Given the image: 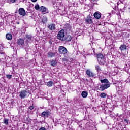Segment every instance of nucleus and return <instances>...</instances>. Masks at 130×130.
Returning <instances> with one entry per match:
<instances>
[{"label":"nucleus","instance_id":"1","mask_svg":"<svg viewBox=\"0 0 130 130\" xmlns=\"http://www.w3.org/2000/svg\"><path fill=\"white\" fill-rule=\"evenodd\" d=\"M94 55L98 59V61L100 66H104V64L106 63V59L104 57V55L102 53H95Z\"/></svg>","mask_w":130,"mask_h":130},{"label":"nucleus","instance_id":"2","mask_svg":"<svg viewBox=\"0 0 130 130\" xmlns=\"http://www.w3.org/2000/svg\"><path fill=\"white\" fill-rule=\"evenodd\" d=\"M64 36H66V35H64V29H61L58 32L56 37L59 40H61V41H63V40H64Z\"/></svg>","mask_w":130,"mask_h":130},{"label":"nucleus","instance_id":"3","mask_svg":"<svg viewBox=\"0 0 130 130\" xmlns=\"http://www.w3.org/2000/svg\"><path fill=\"white\" fill-rule=\"evenodd\" d=\"M58 51L60 54H66L68 53V50L67 48L63 46H59L58 48Z\"/></svg>","mask_w":130,"mask_h":130},{"label":"nucleus","instance_id":"4","mask_svg":"<svg viewBox=\"0 0 130 130\" xmlns=\"http://www.w3.org/2000/svg\"><path fill=\"white\" fill-rule=\"evenodd\" d=\"M85 23L87 25H91V24H93V17L90 15H87V17L85 19Z\"/></svg>","mask_w":130,"mask_h":130},{"label":"nucleus","instance_id":"5","mask_svg":"<svg viewBox=\"0 0 130 130\" xmlns=\"http://www.w3.org/2000/svg\"><path fill=\"white\" fill-rule=\"evenodd\" d=\"M110 87V84H101L99 87V91H103L104 90H106V89H108Z\"/></svg>","mask_w":130,"mask_h":130},{"label":"nucleus","instance_id":"6","mask_svg":"<svg viewBox=\"0 0 130 130\" xmlns=\"http://www.w3.org/2000/svg\"><path fill=\"white\" fill-rule=\"evenodd\" d=\"M25 39H27V40L26 41V42L27 43L26 45H27V46H28V44H29V43H28V41H32V40H33V39H34V37H33V36H32L31 35L25 34Z\"/></svg>","mask_w":130,"mask_h":130},{"label":"nucleus","instance_id":"7","mask_svg":"<svg viewBox=\"0 0 130 130\" xmlns=\"http://www.w3.org/2000/svg\"><path fill=\"white\" fill-rule=\"evenodd\" d=\"M27 90H21L19 92V97L21 99H24V98H26L27 97Z\"/></svg>","mask_w":130,"mask_h":130},{"label":"nucleus","instance_id":"8","mask_svg":"<svg viewBox=\"0 0 130 130\" xmlns=\"http://www.w3.org/2000/svg\"><path fill=\"white\" fill-rule=\"evenodd\" d=\"M50 115V112L47 111H43L41 114V117L44 118H48V117Z\"/></svg>","mask_w":130,"mask_h":130},{"label":"nucleus","instance_id":"9","mask_svg":"<svg viewBox=\"0 0 130 130\" xmlns=\"http://www.w3.org/2000/svg\"><path fill=\"white\" fill-rule=\"evenodd\" d=\"M17 44L19 46H25V41L22 38L17 40Z\"/></svg>","mask_w":130,"mask_h":130},{"label":"nucleus","instance_id":"10","mask_svg":"<svg viewBox=\"0 0 130 130\" xmlns=\"http://www.w3.org/2000/svg\"><path fill=\"white\" fill-rule=\"evenodd\" d=\"M86 74L87 77H89L90 78H95V74L92 72V71H90V70L88 69L86 72Z\"/></svg>","mask_w":130,"mask_h":130},{"label":"nucleus","instance_id":"11","mask_svg":"<svg viewBox=\"0 0 130 130\" xmlns=\"http://www.w3.org/2000/svg\"><path fill=\"white\" fill-rule=\"evenodd\" d=\"M40 11L42 12V14H47L49 12L48 11V9L46 8V7L44 6H41L40 7Z\"/></svg>","mask_w":130,"mask_h":130},{"label":"nucleus","instance_id":"12","mask_svg":"<svg viewBox=\"0 0 130 130\" xmlns=\"http://www.w3.org/2000/svg\"><path fill=\"white\" fill-rule=\"evenodd\" d=\"M18 13L19 15L23 17H25V16H26V11L24 8H19L18 10Z\"/></svg>","mask_w":130,"mask_h":130},{"label":"nucleus","instance_id":"13","mask_svg":"<svg viewBox=\"0 0 130 130\" xmlns=\"http://www.w3.org/2000/svg\"><path fill=\"white\" fill-rule=\"evenodd\" d=\"M93 16L97 20H99L101 18V13L97 12L94 13Z\"/></svg>","mask_w":130,"mask_h":130},{"label":"nucleus","instance_id":"14","mask_svg":"<svg viewBox=\"0 0 130 130\" xmlns=\"http://www.w3.org/2000/svg\"><path fill=\"white\" fill-rule=\"evenodd\" d=\"M55 52H49L47 53V57L49 58H52V57H54L55 56Z\"/></svg>","mask_w":130,"mask_h":130},{"label":"nucleus","instance_id":"15","mask_svg":"<svg viewBox=\"0 0 130 130\" xmlns=\"http://www.w3.org/2000/svg\"><path fill=\"white\" fill-rule=\"evenodd\" d=\"M63 39V41H67V42H70V41H72V39H73V38H72V36H71L70 35H68L64 37Z\"/></svg>","mask_w":130,"mask_h":130},{"label":"nucleus","instance_id":"16","mask_svg":"<svg viewBox=\"0 0 130 130\" xmlns=\"http://www.w3.org/2000/svg\"><path fill=\"white\" fill-rule=\"evenodd\" d=\"M48 29H49V30H50V31H54V30H55V29H56L55 28V24H50L48 26Z\"/></svg>","mask_w":130,"mask_h":130},{"label":"nucleus","instance_id":"17","mask_svg":"<svg viewBox=\"0 0 130 130\" xmlns=\"http://www.w3.org/2000/svg\"><path fill=\"white\" fill-rule=\"evenodd\" d=\"M46 23H47V17L44 16L41 19V23L43 24V25H45Z\"/></svg>","mask_w":130,"mask_h":130},{"label":"nucleus","instance_id":"18","mask_svg":"<svg viewBox=\"0 0 130 130\" xmlns=\"http://www.w3.org/2000/svg\"><path fill=\"white\" fill-rule=\"evenodd\" d=\"M100 82L101 84H109V81H108V79L105 78L104 79H101Z\"/></svg>","mask_w":130,"mask_h":130},{"label":"nucleus","instance_id":"19","mask_svg":"<svg viewBox=\"0 0 130 130\" xmlns=\"http://www.w3.org/2000/svg\"><path fill=\"white\" fill-rule=\"evenodd\" d=\"M6 37L7 40H11L13 39V35L10 33L6 34Z\"/></svg>","mask_w":130,"mask_h":130},{"label":"nucleus","instance_id":"20","mask_svg":"<svg viewBox=\"0 0 130 130\" xmlns=\"http://www.w3.org/2000/svg\"><path fill=\"white\" fill-rule=\"evenodd\" d=\"M127 47H126V45L123 44L121 45L120 47H119V49H120L121 51H122L123 50H126Z\"/></svg>","mask_w":130,"mask_h":130},{"label":"nucleus","instance_id":"21","mask_svg":"<svg viewBox=\"0 0 130 130\" xmlns=\"http://www.w3.org/2000/svg\"><path fill=\"white\" fill-rule=\"evenodd\" d=\"M56 64H57V62H56V60H52L51 61V67H55Z\"/></svg>","mask_w":130,"mask_h":130},{"label":"nucleus","instance_id":"22","mask_svg":"<svg viewBox=\"0 0 130 130\" xmlns=\"http://www.w3.org/2000/svg\"><path fill=\"white\" fill-rule=\"evenodd\" d=\"M81 96L83 98H86V97H87L88 96V93L86 91H82V92L81 93Z\"/></svg>","mask_w":130,"mask_h":130},{"label":"nucleus","instance_id":"23","mask_svg":"<svg viewBox=\"0 0 130 130\" xmlns=\"http://www.w3.org/2000/svg\"><path fill=\"white\" fill-rule=\"evenodd\" d=\"M95 70H96V71L98 72V73H99V72L101 71V67L99 65H95Z\"/></svg>","mask_w":130,"mask_h":130},{"label":"nucleus","instance_id":"24","mask_svg":"<svg viewBox=\"0 0 130 130\" xmlns=\"http://www.w3.org/2000/svg\"><path fill=\"white\" fill-rule=\"evenodd\" d=\"M53 85H54V84L51 81H48L47 84V86H48V87H52V86H53Z\"/></svg>","mask_w":130,"mask_h":130},{"label":"nucleus","instance_id":"25","mask_svg":"<svg viewBox=\"0 0 130 130\" xmlns=\"http://www.w3.org/2000/svg\"><path fill=\"white\" fill-rule=\"evenodd\" d=\"M100 97L101 98H106V96H107V94L104 92H102L100 95Z\"/></svg>","mask_w":130,"mask_h":130},{"label":"nucleus","instance_id":"26","mask_svg":"<svg viewBox=\"0 0 130 130\" xmlns=\"http://www.w3.org/2000/svg\"><path fill=\"white\" fill-rule=\"evenodd\" d=\"M4 124H6V125H8V124H9V119H5L4 120Z\"/></svg>","mask_w":130,"mask_h":130},{"label":"nucleus","instance_id":"27","mask_svg":"<svg viewBox=\"0 0 130 130\" xmlns=\"http://www.w3.org/2000/svg\"><path fill=\"white\" fill-rule=\"evenodd\" d=\"M35 10H39L40 9V6H39V5L38 4H37L35 6Z\"/></svg>","mask_w":130,"mask_h":130},{"label":"nucleus","instance_id":"28","mask_svg":"<svg viewBox=\"0 0 130 130\" xmlns=\"http://www.w3.org/2000/svg\"><path fill=\"white\" fill-rule=\"evenodd\" d=\"M66 30L67 31H71L72 30V27H71V25H69L67 27H66Z\"/></svg>","mask_w":130,"mask_h":130},{"label":"nucleus","instance_id":"29","mask_svg":"<svg viewBox=\"0 0 130 130\" xmlns=\"http://www.w3.org/2000/svg\"><path fill=\"white\" fill-rule=\"evenodd\" d=\"M62 62L66 63L68 61V59L67 58H62Z\"/></svg>","mask_w":130,"mask_h":130},{"label":"nucleus","instance_id":"30","mask_svg":"<svg viewBox=\"0 0 130 130\" xmlns=\"http://www.w3.org/2000/svg\"><path fill=\"white\" fill-rule=\"evenodd\" d=\"M6 78L7 79H12V75H9V74H7L6 75Z\"/></svg>","mask_w":130,"mask_h":130},{"label":"nucleus","instance_id":"31","mask_svg":"<svg viewBox=\"0 0 130 130\" xmlns=\"http://www.w3.org/2000/svg\"><path fill=\"white\" fill-rule=\"evenodd\" d=\"M124 122L126 124V125H127V124H128V120H127V119H124Z\"/></svg>","mask_w":130,"mask_h":130},{"label":"nucleus","instance_id":"32","mask_svg":"<svg viewBox=\"0 0 130 130\" xmlns=\"http://www.w3.org/2000/svg\"><path fill=\"white\" fill-rule=\"evenodd\" d=\"M28 109H30V110H33V109H34V106H33V104L31 106L29 107Z\"/></svg>","mask_w":130,"mask_h":130},{"label":"nucleus","instance_id":"33","mask_svg":"<svg viewBox=\"0 0 130 130\" xmlns=\"http://www.w3.org/2000/svg\"><path fill=\"white\" fill-rule=\"evenodd\" d=\"M125 35L126 36L125 37V38H128V37H129V34H128L127 32H125Z\"/></svg>","mask_w":130,"mask_h":130},{"label":"nucleus","instance_id":"34","mask_svg":"<svg viewBox=\"0 0 130 130\" xmlns=\"http://www.w3.org/2000/svg\"><path fill=\"white\" fill-rule=\"evenodd\" d=\"M10 1L11 3H12V4H14V3H16V2H17V0H10Z\"/></svg>","mask_w":130,"mask_h":130},{"label":"nucleus","instance_id":"35","mask_svg":"<svg viewBox=\"0 0 130 130\" xmlns=\"http://www.w3.org/2000/svg\"><path fill=\"white\" fill-rule=\"evenodd\" d=\"M39 130H46V129H45V128L42 127H41Z\"/></svg>","mask_w":130,"mask_h":130},{"label":"nucleus","instance_id":"36","mask_svg":"<svg viewBox=\"0 0 130 130\" xmlns=\"http://www.w3.org/2000/svg\"><path fill=\"white\" fill-rule=\"evenodd\" d=\"M0 54H5V53H4V51H0Z\"/></svg>","mask_w":130,"mask_h":130},{"label":"nucleus","instance_id":"37","mask_svg":"<svg viewBox=\"0 0 130 130\" xmlns=\"http://www.w3.org/2000/svg\"><path fill=\"white\" fill-rule=\"evenodd\" d=\"M31 2H32V3H36V2H37V0H31Z\"/></svg>","mask_w":130,"mask_h":130},{"label":"nucleus","instance_id":"38","mask_svg":"<svg viewBox=\"0 0 130 130\" xmlns=\"http://www.w3.org/2000/svg\"><path fill=\"white\" fill-rule=\"evenodd\" d=\"M93 52H94V55H95V54H96V52H95V49H94V50H93Z\"/></svg>","mask_w":130,"mask_h":130},{"label":"nucleus","instance_id":"39","mask_svg":"<svg viewBox=\"0 0 130 130\" xmlns=\"http://www.w3.org/2000/svg\"><path fill=\"white\" fill-rule=\"evenodd\" d=\"M16 24H17V25H20V22H16Z\"/></svg>","mask_w":130,"mask_h":130}]
</instances>
